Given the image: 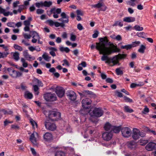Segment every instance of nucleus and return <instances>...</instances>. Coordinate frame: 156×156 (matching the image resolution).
I'll list each match as a JSON object with an SVG mask.
<instances>
[{
  "mask_svg": "<svg viewBox=\"0 0 156 156\" xmlns=\"http://www.w3.org/2000/svg\"><path fill=\"white\" fill-rule=\"evenodd\" d=\"M100 41L99 43H96V48L99 51L100 54L103 55L101 58V60L106 61V63L110 64H111V58L108 57L107 55L118 52L119 51V49L113 44V48L106 47L108 42V40L106 37L100 38Z\"/></svg>",
  "mask_w": 156,
  "mask_h": 156,
  "instance_id": "1",
  "label": "nucleus"
},
{
  "mask_svg": "<svg viewBox=\"0 0 156 156\" xmlns=\"http://www.w3.org/2000/svg\"><path fill=\"white\" fill-rule=\"evenodd\" d=\"M61 9L52 8L51 9L50 12L53 14V17L54 18L57 19L59 17V14L60 13L61 18L58 19V20L61 22V23L58 22H55L54 25L56 27H63L65 26V23H67L69 22V16L65 12H61Z\"/></svg>",
  "mask_w": 156,
  "mask_h": 156,
  "instance_id": "2",
  "label": "nucleus"
},
{
  "mask_svg": "<svg viewBox=\"0 0 156 156\" xmlns=\"http://www.w3.org/2000/svg\"><path fill=\"white\" fill-rule=\"evenodd\" d=\"M43 113L46 115V117H48L49 120L55 121H57L61 117L60 113L57 111H48L44 110Z\"/></svg>",
  "mask_w": 156,
  "mask_h": 156,
  "instance_id": "3",
  "label": "nucleus"
},
{
  "mask_svg": "<svg viewBox=\"0 0 156 156\" xmlns=\"http://www.w3.org/2000/svg\"><path fill=\"white\" fill-rule=\"evenodd\" d=\"M145 134L142 131H140L136 129L133 128L132 130V136L134 140L138 139L140 137H144Z\"/></svg>",
  "mask_w": 156,
  "mask_h": 156,
  "instance_id": "4",
  "label": "nucleus"
},
{
  "mask_svg": "<svg viewBox=\"0 0 156 156\" xmlns=\"http://www.w3.org/2000/svg\"><path fill=\"white\" fill-rule=\"evenodd\" d=\"M89 113L91 117H99L103 115V111L101 108H96L93 110H90Z\"/></svg>",
  "mask_w": 156,
  "mask_h": 156,
  "instance_id": "5",
  "label": "nucleus"
},
{
  "mask_svg": "<svg viewBox=\"0 0 156 156\" xmlns=\"http://www.w3.org/2000/svg\"><path fill=\"white\" fill-rule=\"evenodd\" d=\"M44 97L45 100L48 101H55L57 98L54 94L48 93L45 94Z\"/></svg>",
  "mask_w": 156,
  "mask_h": 156,
  "instance_id": "6",
  "label": "nucleus"
},
{
  "mask_svg": "<svg viewBox=\"0 0 156 156\" xmlns=\"http://www.w3.org/2000/svg\"><path fill=\"white\" fill-rule=\"evenodd\" d=\"M121 131L122 136L124 137H129L132 134L131 130L128 127L122 128Z\"/></svg>",
  "mask_w": 156,
  "mask_h": 156,
  "instance_id": "7",
  "label": "nucleus"
},
{
  "mask_svg": "<svg viewBox=\"0 0 156 156\" xmlns=\"http://www.w3.org/2000/svg\"><path fill=\"white\" fill-rule=\"evenodd\" d=\"M50 120H48L46 121L45 123V126L46 129L51 131H54L56 129L55 125L53 122H51Z\"/></svg>",
  "mask_w": 156,
  "mask_h": 156,
  "instance_id": "8",
  "label": "nucleus"
},
{
  "mask_svg": "<svg viewBox=\"0 0 156 156\" xmlns=\"http://www.w3.org/2000/svg\"><path fill=\"white\" fill-rule=\"evenodd\" d=\"M65 92V90L61 87H57L55 88V92L60 98H62L64 96Z\"/></svg>",
  "mask_w": 156,
  "mask_h": 156,
  "instance_id": "9",
  "label": "nucleus"
},
{
  "mask_svg": "<svg viewBox=\"0 0 156 156\" xmlns=\"http://www.w3.org/2000/svg\"><path fill=\"white\" fill-rule=\"evenodd\" d=\"M113 134L111 132H106L102 134V138L103 139L106 141H109L112 138Z\"/></svg>",
  "mask_w": 156,
  "mask_h": 156,
  "instance_id": "10",
  "label": "nucleus"
},
{
  "mask_svg": "<svg viewBox=\"0 0 156 156\" xmlns=\"http://www.w3.org/2000/svg\"><path fill=\"white\" fill-rule=\"evenodd\" d=\"M82 107L85 109H87L88 105H90L91 103V101L90 99L86 98L83 99L82 101Z\"/></svg>",
  "mask_w": 156,
  "mask_h": 156,
  "instance_id": "11",
  "label": "nucleus"
},
{
  "mask_svg": "<svg viewBox=\"0 0 156 156\" xmlns=\"http://www.w3.org/2000/svg\"><path fill=\"white\" fill-rule=\"evenodd\" d=\"M67 96L70 100L74 101L76 99V95L74 91L73 90H68L66 93Z\"/></svg>",
  "mask_w": 156,
  "mask_h": 156,
  "instance_id": "12",
  "label": "nucleus"
},
{
  "mask_svg": "<svg viewBox=\"0 0 156 156\" xmlns=\"http://www.w3.org/2000/svg\"><path fill=\"white\" fill-rule=\"evenodd\" d=\"M38 137V134L37 133L35 132H34L31 135L30 137V140L33 144H36V138Z\"/></svg>",
  "mask_w": 156,
  "mask_h": 156,
  "instance_id": "13",
  "label": "nucleus"
},
{
  "mask_svg": "<svg viewBox=\"0 0 156 156\" xmlns=\"http://www.w3.org/2000/svg\"><path fill=\"white\" fill-rule=\"evenodd\" d=\"M43 138L45 141H49L52 140V135L51 133L47 132L44 135Z\"/></svg>",
  "mask_w": 156,
  "mask_h": 156,
  "instance_id": "14",
  "label": "nucleus"
},
{
  "mask_svg": "<svg viewBox=\"0 0 156 156\" xmlns=\"http://www.w3.org/2000/svg\"><path fill=\"white\" fill-rule=\"evenodd\" d=\"M23 55L28 60L31 61L35 59L34 57L32 56L31 55L29 54L27 50L23 51Z\"/></svg>",
  "mask_w": 156,
  "mask_h": 156,
  "instance_id": "15",
  "label": "nucleus"
},
{
  "mask_svg": "<svg viewBox=\"0 0 156 156\" xmlns=\"http://www.w3.org/2000/svg\"><path fill=\"white\" fill-rule=\"evenodd\" d=\"M156 144L153 142L149 143L146 146V149L148 151H152L154 148Z\"/></svg>",
  "mask_w": 156,
  "mask_h": 156,
  "instance_id": "16",
  "label": "nucleus"
},
{
  "mask_svg": "<svg viewBox=\"0 0 156 156\" xmlns=\"http://www.w3.org/2000/svg\"><path fill=\"white\" fill-rule=\"evenodd\" d=\"M104 128L105 130L106 131H112L113 129V126L111 125L109 122H107L105 125Z\"/></svg>",
  "mask_w": 156,
  "mask_h": 156,
  "instance_id": "17",
  "label": "nucleus"
},
{
  "mask_svg": "<svg viewBox=\"0 0 156 156\" xmlns=\"http://www.w3.org/2000/svg\"><path fill=\"white\" fill-rule=\"evenodd\" d=\"M119 58H120L118 55H116L111 59V63L113 64L112 66H114L117 64L118 63L119 60Z\"/></svg>",
  "mask_w": 156,
  "mask_h": 156,
  "instance_id": "18",
  "label": "nucleus"
},
{
  "mask_svg": "<svg viewBox=\"0 0 156 156\" xmlns=\"http://www.w3.org/2000/svg\"><path fill=\"white\" fill-rule=\"evenodd\" d=\"M127 146L129 148L132 149L136 147V144L133 141H130L127 143Z\"/></svg>",
  "mask_w": 156,
  "mask_h": 156,
  "instance_id": "19",
  "label": "nucleus"
},
{
  "mask_svg": "<svg viewBox=\"0 0 156 156\" xmlns=\"http://www.w3.org/2000/svg\"><path fill=\"white\" fill-rule=\"evenodd\" d=\"M123 20L124 22L130 23L134 22L135 20V17H128L124 18Z\"/></svg>",
  "mask_w": 156,
  "mask_h": 156,
  "instance_id": "20",
  "label": "nucleus"
},
{
  "mask_svg": "<svg viewBox=\"0 0 156 156\" xmlns=\"http://www.w3.org/2000/svg\"><path fill=\"white\" fill-rule=\"evenodd\" d=\"M0 13L3 14L5 16H8L10 12H6L5 9L0 7ZM10 14L12 15V13H11Z\"/></svg>",
  "mask_w": 156,
  "mask_h": 156,
  "instance_id": "21",
  "label": "nucleus"
},
{
  "mask_svg": "<svg viewBox=\"0 0 156 156\" xmlns=\"http://www.w3.org/2000/svg\"><path fill=\"white\" fill-rule=\"evenodd\" d=\"M30 33L31 34V37H32V38L36 37L37 39H39L40 37L38 33L36 31H30Z\"/></svg>",
  "mask_w": 156,
  "mask_h": 156,
  "instance_id": "22",
  "label": "nucleus"
},
{
  "mask_svg": "<svg viewBox=\"0 0 156 156\" xmlns=\"http://www.w3.org/2000/svg\"><path fill=\"white\" fill-rule=\"evenodd\" d=\"M24 97L26 98L31 99L33 97V95L28 91H26L25 93Z\"/></svg>",
  "mask_w": 156,
  "mask_h": 156,
  "instance_id": "23",
  "label": "nucleus"
},
{
  "mask_svg": "<svg viewBox=\"0 0 156 156\" xmlns=\"http://www.w3.org/2000/svg\"><path fill=\"white\" fill-rule=\"evenodd\" d=\"M144 83L143 82H140L138 83H132L130 87L132 88H133L137 86H142L144 85Z\"/></svg>",
  "mask_w": 156,
  "mask_h": 156,
  "instance_id": "24",
  "label": "nucleus"
},
{
  "mask_svg": "<svg viewBox=\"0 0 156 156\" xmlns=\"http://www.w3.org/2000/svg\"><path fill=\"white\" fill-rule=\"evenodd\" d=\"M124 110L125 112L129 113H132L133 112V110L128 106L124 107Z\"/></svg>",
  "mask_w": 156,
  "mask_h": 156,
  "instance_id": "25",
  "label": "nucleus"
},
{
  "mask_svg": "<svg viewBox=\"0 0 156 156\" xmlns=\"http://www.w3.org/2000/svg\"><path fill=\"white\" fill-rule=\"evenodd\" d=\"M42 58L46 61H49L51 57L49 56L46 53H44L42 56Z\"/></svg>",
  "mask_w": 156,
  "mask_h": 156,
  "instance_id": "26",
  "label": "nucleus"
},
{
  "mask_svg": "<svg viewBox=\"0 0 156 156\" xmlns=\"http://www.w3.org/2000/svg\"><path fill=\"white\" fill-rule=\"evenodd\" d=\"M30 121L33 129H35V128H37V124L34 120L32 119H30Z\"/></svg>",
  "mask_w": 156,
  "mask_h": 156,
  "instance_id": "27",
  "label": "nucleus"
},
{
  "mask_svg": "<svg viewBox=\"0 0 156 156\" xmlns=\"http://www.w3.org/2000/svg\"><path fill=\"white\" fill-rule=\"evenodd\" d=\"M13 57L14 59L17 61H18L19 59V53L17 52H15L13 53Z\"/></svg>",
  "mask_w": 156,
  "mask_h": 156,
  "instance_id": "28",
  "label": "nucleus"
},
{
  "mask_svg": "<svg viewBox=\"0 0 156 156\" xmlns=\"http://www.w3.org/2000/svg\"><path fill=\"white\" fill-rule=\"evenodd\" d=\"M60 50L61 51H65L66 53L69 52L70 51L69 48L67 47H64L62 46H60L59 48Z\"/></svg>",
  "mask_w": 156,
  "mask_h": 156,
  "instance_id": "29",
  "label": "nucleus"
},
{
  "mask_svg": "<svg viewBox=\"0 0 156 156\" xmlns=\"http://www.w3.org/2000/svg\"><path fill=\"white\" fill-rule=\"evenodd\" d=\"M140 41H136L133 42L130 45L131 46V48L132 47H134L139 46L140 44Z\"/></svg>",
  "mask_w": 156,
  "mask_h": 156,
  "instance_id": "30",
  "label": "nucleus"
},
{
  "mask_svg": "<svg viewBox=\"0 0 156 156\" xmlns=\"http://www.w3.org/2000/svg\"><path fill=\"white\" fill-rule=\"evenodd\" d=\"M145 49V46L143 45H142L140 46V48L138 50V51L140 53H144Z\"/></svg>",
  "mask_w": 156,
  "mask_h": 156,
  "instance_id": "31",
  "label": "nucleus"
},
{
  "mask_svg": "<svg viewBox=\"0 0 156 156\" xmlns=\"http://www.w3.org/2000/svg\"><path fill=\"white\" fill-rule=\"evenodd\" d=\"M13 47L16 50H19L20 51H21L23 50V48L22 47L16 44H14Z\"/></svg>",
  "mask_w": 156,
  "mask_h": 156,
  "instance_id": "32",
  "label": "nucleus"
},
{
  "mask_svg": "<svg viewBox=\"0 0 156 156\" xmlns=\"http://www.w3.org/2000/svg\"><path fill=\"white\" fill-rule=\"evenodd\" d=\"M9 54L8 52H0V58H4L6 57Z\"/></svg>",
  "mask_w": 156,
  "mask_h": 156,
  "instance_id": "33",
  "label": "nucleus"
},
{
  "mask_svg": "<svg viewBox=\"0 0 156 156\" xmlns=\"http://www.w3.org/2000/svg\"><path fill=\"white\" fill-rule=\"evenodd\" d=\"M21 61L22 63V66L26 68L27 67V63L26 62L25 59L24 58H21Z\"/></svg>",
  "mask_w": 156,
  "mask_h": 156,
  "instance_id": "34",
  "label": "nucleus"
},
{
  "mask_svg": "<svg viewBox=\"0 0 156 156\" xmlns=\"http://www.w3.org/2000/svg\"><path fill=\"white\" fill-rule=\"evenodd\" d=\"M44 6L49 7L52 5V2L51 1H46L44 2Z\"/></svg>",
  "mask_w": 156,
  "mask_h": 156,
  "instance_id": "35",
  "label": "nucleus"
},
{
  "mask_svg": "<svg viewBox=\"0 0 156 156\" xmlns=\"http://www.w3.org/2000/svg\"><path fill=\"white\" fill-rule=\"evenodd\" d=\"M120 130V128L119 127H116L113 126V129L112 130L115 133H118L119 132Z\"/></svg>",
  "mask_w": 156,
  "mask_h": 156,
  "instance_id": "36",
  "label": "nucleus"
},
{
  "mask_svg": "<svg viewBox=\"0 0 156 156\" xmlns=\"http://www.w3.org/2000/svg\"><path fill=\"white\" fill-rule=\"evenodd\" d=\"M148 142L147 140L140 139L139 141V142L141 145H144Z\"/></svg>",
  "mask_w": 156,
  "mask_h": 156,
  "instance_id": "37",
  "label": "nucleus"
},
{
  "mask_svg": "<svg viewBox=\"0 0 156 156\" xmlns=\"http://www.w3.org/2000/svg\"><path fill=\"white\" fill-rule=\"evenodd\" d=\"M121 48L123 49H126L127 50L131 48L130 44L126 45H122L121 46Z\"/></svg>",
  "mask_w": 156,
  "mask_h": 156,
  "instance_id": "38",
  "label": "nucleus"
},
{
  "mask_svg": "<svg viewBox=\"0 0 156 156\" xmlns=\"http://www.w3.org/2000/svg\"><path fill=\"white\" fill-rule=\"evenodd\" d=\"M55 156H65V154L62 151H59L56 153Z\"/></svg>",
  "mask_w": 156,
  "mask_h": 156,
  "instance_id": "39",
  "label": "nucleus"
},
{
  "mask_svg": "<svg viewBox=\"0 0 156 156\" xmlns=\"http://www.w3.org/2000/svg\"><path fill=\"white\" fill-rule=\"evenodd\" d=\"M102 3L99 2L97 4L92 5V7L95 8H100L102 6Z\"/></svg>",
  "mask_w": 156,
  "mask_h": 156,
  "instance_id": "40",
  "label": "nucleus"
},
{
  "mask_svg": "<svg viewBox=\"0 0 156 156\" xmlns=\"http://www.w3.org/2000/svg\"><path fill=\"white\" fill-rule=\"evenodd\" d=\"M34 90L35 92V94L36 95H38L39 94V92L38 91L39 88L36 85H34L33 86Z\"/></svg>",
  "mask_w": 156,
  "mask_h": 156,
  "instance_id": "41",
  "label": "nucleus"
},
{
  "mask_svg": "<svg viewBox=\"0 0 156 156\" xmlns=\"http://www.w3.org/2000/svg\"><path fill=\"white\" fill-rule=\"evenodd\" d=\"M123 23L120 21H116L115 23L113 25V26H119L120 27H122L123 26Z\"/></svg>",
  "mask_w": 156,
  "mask_h": 156,
  "instance_id": "42",
  "label": "nucleus"
},
{
  "mask_svg": "<svg viewBox=\"0 0 156 156\" xmlns=\"http://www.w3.org/2000/svg\"><path fill=\"white\" fill-rule=\"evenodd\" d=\"M36 6L40 8V7L44 6V2H37L35 3Z\"/></svg>",
  "mask_w": 156,
  "mask_h": 156,
  "instance_id": "43",
  "label": "nucleus"
},
{
  "mask_svg": "<svg viewBox=\"0 0 156 156\" xmlns=\"http://www.w3.org/2000/svg\"><path fill=\"white\" fill-rule=\"evenodd\" d=\"M134 28L137 31H142L143 30V28L142 27H140L138 25H136L134 27Z\"/></svg>",
  "mask_w": 156,
  "mask_h": 156,
  "instance_id": "44",
  "label": "nucleus"
},
{
  "mask_svg": "<svg viewBox=\"0 0 156 156\" xmlns=\"http://www.w3.org/2000/svg\"><path fill=\"white\" fill-rule=\"evenodd\" d=\"M34 81L35 82V83H37L39 86L42 87L43 86V84L41 81H40L39 80L36 79Z\"/></svg>",
  "mask_w": 156,
  "mask_h": 156,
  "instance_id": "45",
  "label": "nucleus"
},
{
  "mask_svg": "<svg viewBox=\"0 0 156 156\" xmlns=\"http://www.w3.org/2000/svg\"><path fill=\"white\" fill-rule=\"evenodd\" d=\"M70 40L72 41H75L76 38V36L75 35L73 34H70Z\"/></svg>",
  "mask_w": 156,
  "mask_h": 156,
  "instance_id": "46",
  "label": "nucleus"
},
{
  "mask_svg": "<svg viewBox=\"0 0 156 156\" xmlns=\"http://www.w3.org/2000/svg\"><path fill=\"white\" fill-rule=\"evenodd\" d=\"M30 150L32 154L34 156H38V154L37 153V152L34 148H31Z\"/></svg>",
  "mask_w": 156,
  "mask_h": 156,
  "instance_id": "47",
  "label": "nucleus"
},
{
  "mask_svg": "<svg viewBox=\"0 0 156 156\" xmlns=\"http://www.w3.org/2000/svg\"><path fill=\"white\" fill-rule=\"evenodd\" d=\"M116 72L117 74L118 75H121L122 74V71L121 69L119 68L116 69Z\"/></svg>",
  "mask_w": 156,
  "mask_h": 156,
  "instance_id": "48",
  "label": "nucleus"
},
{
  "mask_svg": "<svg viewBox=\"0 0 156 156\" xmlns=\"http://www.w3.org/2000/svg\"><path fill=\"white\" fill-rule=\"evenodd\" d=\"M23 35L24 38L27 39H29L31 37V34H28L26 33H23Z\"/></svg>",
  "mask_w": 156,
  "mask_h": 156,
  "instance_id": "49",
  "label": "nucleus"
},
{
  "mask_svg": "<svg viewBox=\"0 0 156 156\" xmlns=\"http://www.w3.org/2000/svg\"><path fill=\"white\" fill-rule=\"evenodd\" d=\"M124 98L126 102H133L132 99L126 97H124Z\"/></svg>",
  "mask_w": 156,
  "mask_h": 156,
  "instance_id": "50",
  "label": "nucleus"
},
{
  "mask_svg": "<svg viewBox=\"0 0 156 156\" xmlns=\"http://www.w3.org/2000/svg\"><path fill=\"white\" fill-rule=\"evenodd\" d=\"M62 61L63 62V63L62 64V66H69V63L67 60L64 59Z\"/></svg>",
  "mask_w": 156,
  "mask_h": 156,
  "instance_id": "51",
  "label": "nucleus"
},
{
  "mask_svg": "<svg viewBox=\"0 0 156 156\" xmlns=\"http://www.w3.org/2000/svg\"><path fill=\"white\" fill-rule=\"evenodd\" d=\"M44 10L41 9H38L36 11L37 14H41L43 13Z\"/></svg>",
  "mask_w": 156,
  "mask_h": 156,
  "instance_id": "52",
  "label": "nucleus"
},
{
  "mask_svg": "<svg viewBox=\"0 0 156 156\" xmlns=\"http://www.w3.org/2000/svg\"><path fill=\"white\" fill-rule=\"evenodd\" d=\"M7 25L9 27H14L15 25V23L13 22H9L7 23Z\"/></svg>",
  "mask_w": 156,
  "mask_h": 156,
  "instance_id": "53",
  "label": "nucleus"
},
{
  "mask_svg": "<svg viewBox=\"0 0 156 156\" xmlns=\"http://www.w3.org/2000/svg\"><path fill=\"white\" fill-rule=\"evenodd\" d=\"M11 128L12 129H19V127L17 125H12L11 126Z\"/></svg>",
  "mask_w": 156,
  "mask_h": 156,
  "instance_id": "54",
  "label": "nucleus"
},
{
  "mask_svg": "<svg viewBox=\"0 0 156 156\" xmlns=\"http://www.w3.org/2000/svg\"><path fill=\"white\" fill-rule=\"evenodd\" d=\"M13 122L12 121H9L7 120H5L4 122V125L5 126H7L9 123H11Z\"/></svg>",
  "mask_w": 156,
  "mask_h": 156,
  "instance_id": "55",
  "label": "nucleus"
},
{
  "mask_svg": "<svg viewBox=\"0 0 156 156\" xmlns=\"http://www.w3.org/2000/svg\"><path fill=\"white\" fill-rule=\"evenodd\" d=\"M12 72L14 74H16L17 77H19L22 75V73L20 72H17L15 71H12Z\"/></svg>",
  "mask_w": 156,
  "mask_h": 156,
  "instance_id": "56",
  "label": "nucleus"
},
{
  "mask_svg": "<svg viewBox=\"0 0 156 156\" xmlns=\"http://www.w3.org/2000/svg\"><path fill=\"white\" fill-rule=\"evenodd\" d=\"M107 9V7L105 5L102 4V6L101 7L100 10L102 11H105Z\"/></svg>",
  "mask_w": 156,
  "mask_h": 156,
  "instance_id": "57",
  "label": "nucleus"
},
{
  "mask_svg": "<svg viewBox=\"0 0 156 156\" xmlns=\"http://www.w3.org/2000/svg\"><path fill=\"white\" fill-rule=\"evenodd\" d=\"M98 31H96L92 35L93 37L94 38H96L98 36Z\"/></svg>",
  "mask_w": 156,
  "mask_h": 156,
  "instance_id": "58",
  "label": "nucleus"
},
{
  "mask_svg": "<svg viewBox=\"0 0 156 156\" xmlns=\"http://www.w3.org/2000/svg\"><path fill=\"white\" fill-rule=\"evenodd\" d=\"M77 28L80 30H81L83 29V27L82 26L80 23H79L77 24Z\"/></svg>",
  "mask_w": 156,
  "mask_h": 156,
  "instance_id": "59",
  "label": "nucleus"
},
{
  "mask_svg": "<svg viewBox=\"0 0 156 156\" xmlns=\"http://www.w3.org/2000/svg\"><path fill=\"white\" fill-rule=\"evenodd\" d=\"M77 15L78 16H83V12L80 10H77L76 11Z\"/></svg>",
  "mask_w": 156,
  "mask_h": 156,
  "instance_id": "60",
  "label": "nucleus"
},
{
  "mask_svg": "<svg viewBox=\"0 0 156 156\" xmlns=\"http://www.w3.org/2000/svg\"><path fill=\"white\" fill-rule=\"evenodd\" d=\"M149 111V110L148 108L145 107L144 108L143 111L142 112L144 114H146L148 113Z\"/></svg>",
  "mask_w": 156,
  "mask_h": 156,
  "instance_id": "61",
  "label": "nucleus"
},
{
  "mask_svg": "<svg viewBox=\"0 0 156 156\" xmlns=\"http://www.w3.org/2000/svg\"><path fill=\"white\" fill-rule=\"evenodd\" d=\"M106 79L105 81L108 83H112L113 80L112 79Z\"/></svg>",
  "mask_w": 156,
  "mask_h": 156,
  "instance_id": "62",
  "label": "nucleus"
},
{
  "mask_svg": "<svg viewBox=\"0 0 156 156\" xmlns=\"http://www.w3.org/2000/svg\"><path fill=\"white\" fill-rule=\"evenodd\" d=\"M115 39L117 41H121L122 40V38L121 36L120 35H118L115 37Z\"/></svg>",
  "mask_w": 156,
  "mask_h": 156,
  "instance_id": "63",
  "label": "nucleus"
},
{
  "mask_svg": "<svg viewBox=\"0 0 156 156\" xmlns=\"http://www.w3.org/2000/svg\"><path fill=\"white\" fill-rule=\"evenodd\" d=\"M48 22L49 23V24L51 26H53L54 25V23L55 22L51 20H48Z\"/></svg>",
  "mask_w": 156,
  "mask_h": 156,
  "instance_id": "64",
  "label": "nucleus"
}]
</instances>
